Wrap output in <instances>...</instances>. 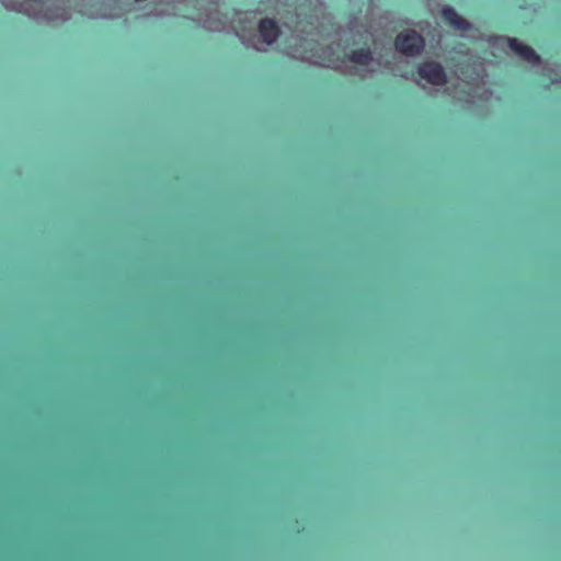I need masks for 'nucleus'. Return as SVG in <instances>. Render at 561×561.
Listing matches in <instances>:
<instances>
[{"label":"nucleus","instance_id":"nucleus-1","mask_svg":"<svg viewBox=\"0 0 561 561\" xmlns=\"http://www.w3.org/2000/svg\"><path fill=\"white\" fill-rule=\"evenodd\" d=\"M394 46L400 54L416 57L424 50L425 41L416 31L405 30L397 35Z\"/></svg>","mask_w":561,"mask_h":561},{"label":"nucleus","instance_id":"nucleus-2","mask_svg":"<svg viewBox=\"0 0 561 561\" xmlns=\"http://www.w3.org/2000/svg\"><path fill=\"white\" fill-rule=\"evenodd\" d=\"M417 75L433 85H443L447 82V75L444 67L434 60L420 64Z\"/></svg>","mask_w":561,"mask_h":561},{"label":"nucleus","instance_id":"nucleus-3","mask_svg":"<svg viewBox=\"0 0 561 561\" xmlns=\"http://www.w3.org/2000/svg\"><path fill=\"white\" fill-rule=\"evenodd\" d=\"M2 3L5 8L13 9L18 12H24L34 19H45L47 21H53L55 19V16H53L48 11L44 14H41V12H35V9L37 8L41 10L43 9V0H24L20 2L18 7L11 5L8 0H2Z\"/></svg>","mask_w":561,"mask_h":561},{"label":"nucleus","instance_id":"nucleus-4","mask_svg":"<svg viewBox=\"0 0 561 561\" xmlns=\"http://www.w3.org/2000/svg\"><path fill=\"white\" fill-rule=\"evenodd\" d=\"M508 47L514 51L517 56H519L523 60L538 64L540 61L539 55L528 45L516 38L507 39Z\"/></svg>","mask_w":561,"mask_h":561},{"label":"nucleus","instance_id":"nucleus-5","mask_svg":"<svg viewBox=\"0 0 561 561\" xmlns=\"http://www.w3.org/2000/svg\"><path fill=\"white\" fill-rule=\"evenodd\" d=\"M442 18L446 24L455 30L468 31L471 28V24L460 16L451 7H445L442 10Z\"/></svg>","mask_w":561,"mask_h":561},{"label":"nucleus","instance_id":"nucleus-6","mask_svg":"<svg viewBox=\"0 0 561 561\" xmlns=\"http://www.w3.org/2000/svg\"><path fill=\"white\" fill-rule=\"evenodd\" d=\"M259 32L264 43H266L267 45H271L274 42H276L280 33L277 23L268 18L261 20L259 24Z\"/></svg>","mask_w":561,"mask_h":561},{"label":"nucleus","instance_id":"nucleus-7","mask_svg":"<svg viewBox=\"0 0 561 561\" xmlns=\"http://www.w3.org/2000/svg\"><path fill=\"white\" fill-rule=\"evenodd\" d=\"M348 59L357 65L367 66L373 60V53L369 48H358L348 55Z\"/></svg>","mask_w":561,"mask_h":561},{"label":"nucleus","instance_id":"nucleus-8","mask_svg":"<svg viewBox=\"0 0 561 561\" xmlns=\"http://www.w3.org/2000/svg\"><path fill=\"white\" fill-rule=\"evenodd\" d=\"M56 18H57V19H60V20H61V21H64V22L68 20V18L66 16V12H64V13H62V14H60V15H57Z\"/></svg>","mask_w":561,"mask_h":561},{"label":"nucleus","instance_id":"nucleus-9","mask_svg":"<svg viewBox=\"0 0 561 561\" xmlns=\"http://www.w3.org/2000/svg\"><path fill=\"white\" fill-rule=\"evenodd\" d=\"M332 50V47L331 46H328L325 47L324 49H322L323 54L327 53V51H331Z\"/></svg>","mask_w":561,"mask_h":561},{"label":"nucleus","instance_id":"nucleus-10","mask_svg":"<svg viewBox=\"0 0 561 561\" xmlns=\"http://www.w3.org/2000/svg\"><path fill=\"white\" fill-rule=\"evenodd\" d=\"M327 61H328V64H327L325 66L331 67V62H332V60H331V59H328Z\"/></svg>","mask_w":561,"mask_h":561}]
</instances>
